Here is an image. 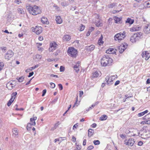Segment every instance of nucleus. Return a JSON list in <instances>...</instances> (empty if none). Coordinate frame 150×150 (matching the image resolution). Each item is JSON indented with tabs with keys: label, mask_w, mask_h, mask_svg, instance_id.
Segmentation results:
<instances>
[{
	"label": "nucleus",
	"mask_w": 150,
	"mask_h": 150,
	"mask_svg": "<svg viewBox=\"0 0 150 150\" xmlns=\"http://www.w3.org/2000/svg\"><path fill=\"white\" fill-rule=\"evenodd\" d=\"M59 125V122H58L57 123H56L54 126V129H55L56 128V127L58 126V125Z\"/></svg>",
	"instance_id": "nucleus-54"
},
{
	"label": "nucleus",
	"mask_w": 150,
	"mask_h": 150,
	"mask_svg": "<svg viewBox=\"0 0 150 150\" xmlns=\"http://www.w3.org/2000/svg\"><path fill=\"white\" fill-rule=\"evenodd\" d=\"M58 86L60 88V90H61L63 89V86L61 84H59Z\"/></svg>",
	"instance_id": "nucleus-51"
},
{
	"label": "nucleus",
	"mask_w": 150,
	"mask_h": 150,
	"mask_svg": "<svg viewBox=\"0 0 150 150\" xmlns=\"http://www.w3.org/2000/svg\"><path fill=\"white\" fill-rule=\"evenodd\" d=\"M4 67V63L2 62H0V71Z\"/></svg>",
	"instance_id": "nucleus-44"
},
{
	"label": "nucleus",
	"mask_w": 150,
	"mask_h": 150,
	"mask_svg": "<svg viewBox=\"0 0 150 150\" xmlns=\"http://www.w3.org/2000/svg\"><path fill=\"white\" fill-rule=\"evenodd\" d=\"M85 28V26L82 25H81V26L80 27V31H82Z\"/></svg>",
	"instance_id": "nucleus-45"
},
{
	"label": "nucleus",
	"mask_w": 150,
	"mask_h": 150,
	"mask_svg": "<svg viewBox=\"0 0 150 150\" xmlns=\"http://www.w3.org/2000/svg\"><path fill=\"white\" fill-rule=\"evenodd\" d=\"M144 31L145 33H150V24H147L145 26Z\"/></svg>",
	"instance_id": "nucleus-15"
},
{
	"label": "nucleus",
	"mask_w": 150,
	"mask_h": 150,
	"mask_svg": "<svg viewBox=\"0 0 150 150\" xmlns=\"http://www.w3.org/2000/svg\"><path fill=\"white\" fill-rule=\"evenodd\" d=\"M15 86V83L14 81H11L9 82L6 84V87L9 90H11L13 87Z\"/></svg>",
	"instance_id": "nucleus-13"
},
{
	"label": "nucleus",
	"mask_w": 150,
	"mask_h": 150,
	"mask_svg": "<svg viewBox=\"0 0 150 150\" xmlns=\"http://www.w3.org/2000/svg\"><path fill=\"white\" fill-rule=\"evenodd\" d=\"M64 67H63L62 66H61L60 67V71L61 72L63 71H64Z\"/></svg>",
	"instance_id": "nucleus-49"
},
{
	"label": "nucleus",
	"mask_w": 150,
	"mask_h": 150,
	"mask_svg": "<svg viewBox=\"0 0 150 150\" xmlns=\"http://www.w3.org/2000/svg\"><path fill=\"white\" fill-rule=\"evenodd\" d=\"M38 66H39V64H37V65H35V66H34L32 67H31V70H33V69H35V68L38 67Z\"/></svg>",
	"instance_id": "nucleus-48"
},
{
	"label": "nucleus",
	"mask_w": 150,
	"mask_h": 150,
	"mask_svg": "<svg viewBox=\"0 0 150 150\" xmlns=\"http://www.w3.org/2000/svg\"><path fill=\"white\" fill-rule=\"evenodd\" d=\"M142 55L143 58L146 60H148L150 57V53L147 51H144L143 52Z\"/></svg>",
	"instance_id": "nucleus-11"
},
{
	"label": "nucleus",
	"mask_w": 150,
	"mask_h": 150,
	"mask_svg": "<svg viewBox=\"0 0 150 150\" xmlns=\"http://www.w3.org/2000/svg\"><path fill=\"white\" fill-rule=\"evenodd\" d=\"M80 62H78L74 67V68L76 71L77 73L79 71Z\"/></svg>",
	"instance_id": "nucleus-19"
},
{
	"label": "nucleus",
	"mask_w": 150,
	"mask_h": 150,
	"mask_svg": "<svg viewBox=\"0 0 150 150\" xmlns=\"http://www.w3.org/2000/svg\"><path fill=\"white\" fill-rule=\"evenodd\" d=\"M57 45L55 42L51 43L50 44V47L49 48V50L50 52L53 51L57 48Z\"/></svg>",
	"instance_id": "nucleus-12"
},
{
	"label": "nucleus",
	"mask_w": 150,
	"mask_h": 150,
	"mask_svg": "<svg viewBox=\"0 0 150 150\" xmlns=\"http://www.w3.org/2000/svg\"><path fill=\"white\" fill-rule=\"evenodd\" d=\"M127 47V45H125L124 44H121L120 46L118 47L119 51L120 53H122L126 49Z\"/></svg>",
	"instance_id": "nucleus-14"
},
{
	"label": "nucleus",
	"mask_w": 150,
	"mask_h": 150,
	"mask_svg": "<svg viewBox=\"0 0 150 150\" xmlns=\"http://www.w3.org/2000/svg\"><path fill=\"white\" fill-rule=\"evenodd\" d=\"M38 39L40 41H42L43 40V38L42 36H40L39 37Z\"/></svg>",
	"instance_id": "nucleus-63"
},
{
	"label": "nucleus",
	"mask_w": 150,
	"mask_h": 150,
	"mask_svg": "<svg viewBox=\"0 0 150 150\" xmlns=\"http://www.w3.org/2000/svg\"><path fill=\"white\" fill-rule=\"evenodd\" d=\"M46 92V89H44L42 91V96H43L45 95V94Z\"/></svg>",
	"instance_id": "nucleus-50"
},
{
	"label": "nucleus",
	"mask_w": 150,
	"mask_h": 150,
	"mask_svg": "<svg viewBox=\"0 0 150 150\" xmlns=\"http://www.w3.org/2000/svg\"><path fill=\"white\" fill-rule=\"evenodd\" d=\"M140 136L141 137L145 139L149 138L148 130L147 131L146 130L143 132L142 131H140Z\"/></svg>",
	"instance_id": "nucleus-9"
},
{
	"label": "nucleus",
	"mask_w": 150,
	"mask_h": 150,
	"mask_svg": "<svg viewBox=\"0 0 150 150\" xmlns=\"http://www.w3.org/2000/svg\"><path fill=\"white\" fill-rule=\"evenodd\" d=\"M94 30V28L93 27H91L90 28L88 31H91V32L92 31H93Z\"/></svg>",
	"instance_id": "nucleus-60"
},
{
	"label": "nucleus",
	"mask_w": 150,
	"mask_h": 150,
	"mask_svg": "<svg viewBox=\"0 0 150 150\" xmlns=\"http://www.w3.org/2000/svg\"><path fill=\"white\" fill-rule=\"evenodd\" d=\"M133 134H131L130 136H140V132H139V130L137 129H134L132 131Z\"/></svg>",
	"instance_id": "nucleus-16"
},
{
	"label": "nucleus",
	"mask_w": 150,
	"mask_h": 150,
	"mask_svg": "<svg viewBox=\"0 0 150 150\" xmlns=\"http://www.w3.org/2000/svg\"><path fill=\"white\" fill-rule=\"evenodd\" d=\"M37 117H33V118L30 119V122L32 123L33 125L35 126V121L37 119Z\"/></svg>",
	"instance_id": "nucleus-25"
},
{
	"label": "nucleus",
	"mask_w": 150,
	"mask_h": 150,
	"mask_svg": "<svg viewBox=\"0 0 150 150\" xmlns=\"http://www.w3.org/2000/svg\"><path fill=\"white\" fill-rule=\"evenodd\" d=\"M88 136L89 137H91L92 136L94 133V130L91 129H90L88 130Z\"/></svg>",
	"instance_id": "nucleus-31"
},
{
	"label": "nucleus",
	"mask_w": 150,
	"mask_h": 150,
	"mask_svg": "<svg viewBox=\"0 0 150 150\" xmlns=\"http://www.w3.org/2000/svg\"><path fill=\"white\" fill-rule=\"evenodd\" d=\"M56 21L57 24H61L62 22V21L61 18V17L59 16L56 17Z\"/></svg>",
	"instance_id": "nucleus-22"
},
{
	"label": "nucleus",
	"mask_w": 150,
	"mask_h": 150,
	"mask_svg": "<svg viewBox=\"0 0 150 150\" xmlns=\"http://www.w3.org/2000/svg\"><path fill=\"white\" fill-rule=\"evenodd\" d=\"M132 97V96H129L128 95H126L125 96V99H127L128 98H129Z\"/></svg>",
	"instance_id": "nucleus-62"
},
{
	"label": "nucleus",
	"mask_w": 150,
	"mask_h": 150,
	"mask_svg": "<svg viewBox=\"0 0 150 150\" xmlns=\"http://www.w3.org/2000/svg\"><path fill=\"white\" fill-rule=\"evenodd\" d=\"M17 95V93L16 92H14L11 95V99L14 100L15 99L16 97V96Z\"/></svg>",
	"instance_id": "nucleus-32"
},
{
	"label": "nucleus",
	"mask_w": 150,
	"mask_h": 150,
	"mask_svg": "<svg viewBox=\"0 0 150 150\" xmlns=\"http://www.w3.org/2000/svg\"><path fill=\"white\" fill-rule=\"evenodd\" d=\"M95 49V46L93 45H91L90 46H86L85 49L88 51H92Z\"/></svg>",
	"instance_id": "nucleus-18"
},
{
	"label": "nucleus",
	"mask_w": 150,
	"mask_h": 150,
	"mask_svg": "<svg viewBox=\"0 0 150 150\" xmlns=\"http://www.w3.org/2000/svg\"><path fill=\"white\" fill-rule=\"evenodd\" d=\"M17 10L18 12L21 14L24 13V11L22 8H19L17 9Z\"/></svg>",
	"instance_id": "nucleus-38"
},
{
	"label": "nucleus",
	"mask_w": 150,
	"mask_h": 150,
	"mask_svg": "<svg viewBox=\"0 0 150 150\" xmlns=\"http://www.w3.org/2000/svg\"><path fill=\"white\" fill-rule=\"evenodd\" d=\"M116 4L115 3H112L108 5V7L110 8H113L115 7Z\"/></svg>",
	"instance_id": "nucleus-39"
},
{
	"label": "nucleus",
	"mask_w": 150,
	"mask_h": 150,
	"mask_svg": "<svg viewBox=\"0 0 150 150\" xmlns=\"http://www.w3.org/2000/svg\"><path fill=\"white\" fill-rule=\"evenodd\" d=\"M13 100L11 99H10L7 103V105L8 106H9L11 104V103L13 101Z\"/></svg>",
	"instance_id": "nucleus-42"
},
{
	"label": "nucleus",
	"mask_w": 150,
	"mask_h": 150,
	"mask_svg": "<svg viewBox=\"0 0 150 150\" xmlns=\"http://www.w3.org/2000/svg\"><path fill=\"white\" fill-rule=\"evenodd\" d=\"M93 143L95 145H98L100 144V142L98 140H94L93 142Z\"/></svg>",
	"instance_id": "nucleus-43"
},
{
	"label": "nucleus",
	"mask_w": 150,
	"mask_h": 150,
	"mask_svg": "<svg viewBox=\"0 0 150 150\" xmlns=\"http://www.w3.org/2000/svg\"><path fill=\"white\" fill-rule=\"evenodd\" d=\"M31 29L33 32H35L37 35L40 34L42 32V27L38 26L32 27Z\"/></svg>",
	"instance_id": "nucleus-7"
},
{
	"label": "nucleus",
	"mask_w": 150,
	"mask_h": 150,
	"mask_svg": "<svg viewBox=\"0 0 150 150\" xmlns=\"http://www.w3.org/2000/svg\"><path fill=\"white\" fill-rule=\"evenodd\" d=\"M13 55V53L12 51L9 50L4 55L5 59L7 60H9Z\"/></svg>",
	"instance_id": "nucleus-8"
},
{
	"label": "nucleus",
	"mask_w": 150,
	"mask_h": 150,
	"mask_svg": "<svg viewBox=\"0 0 150 150\" xmlns=\"http://www.w3.org/2000/svg\"><path fill=\"white\" fill-rule=\"evenodd\" d=\"M106 52L109 54H114L115 53V50L112 48H110L106 51Z\"/></svg>",
	"instance_id": "nucleus-20"
},
{
	"label": "nucleus",
	"mask_w": 150,
	"mask_h": 150,
	"mask_svg": "<svg viewBox=\"0 0 150 150\" xmlns=\"http://www.w3.org/2000/svg\"><path fill=\"white\" fill-rule=\"evenodd\" d=\"M72 141L74 142H75L76 141V139L75 137L74 136H73L72 137Z\"/></svg>",
	"instance_id": "nucleus-59"
},
{
	"label": "nucleus",
	"mask_w": 150,
	"mask_h": 150,
	"mask_svg": "<svg viewBox=\"0 0 150 150\" xmlns=\"http://www.w3.org/2000/svg\"><path fill=\"white\" fill-rule=\"evenodd\" d=\"M141 29V27L138 26H134L130 28V30L131 32L139 30Z\"/></svg>",
	"instance_id": "nucleus-17"
},
{
	"label": "nucleus",
	"mask_w": 150,
	"mask_h": 150,
	"mask_svg": "<svg viewBox=\"0 0 150 150\" xmlns=\"http://www.w3.org/2000/svg\"><path fill=\"white\" fill-rule=\"evenodd\" d=\"M13 134L15 137H17L18 135V131L17 129L14 128L13 130Z\"/></svg>",
	"instance_id": "nucleus-27"
},
{
	"label": "nucleus",
	"mask_w": 150,
	"mask_h": 150,
	"mask_svg": "<svg viewBox=\"0 0 150 150\" xmlns=\"http://www.w3.org/2000/svg\"><path fill=\"white\" fill-rule=\"evenodd\" d=\"M24 77L23 76H21L18 79H17L18 80V81L20 82H22L24 80Z\"/></svg>",
	"instance_id": "nucleus-40"
},
{
	"label": "nucleus",
	"mask_w": 150,
	"mask_h": 150,
	"mask_svg": "<svg viewBox=\"0 0 150 150\" xmlns=\"http://www.w3.org/2000/svg\"><path fill=\"white\" fill-rule=\"evenodd\" d=\"M61 5L63 6H65L68 5V3L66 1L62 2L61 3Z\"/></svg>",
	"instance_id": "nucleus-41"
},
{
	"label": "nucleus",
	"mask_w": 150,
	"mask_h": 150,
	"mask_svg": "<svg viewBox=\"0 0 150 150\" xmlns=\"http://www.w3.org/2000/svg\"><path fill=\"white\" fill-rule=\"evenodd\" d=\"M103 37L102 35H101V36L100 38L99 39L98 42V44L99 45H100L102 44H103Z\"/></svg>",
	"instance_id": "nucleus-29"
},
{
	"label": "nucleus",
	"mask_w": 150,
	"mask_h": 150,
	"mask_svg": "<svg viewBox=\"0 0 150 150\" xmlns=\"http://www.w3.org/2000/svg\"><path fill=\"white\" fill-rule=\"evenodd\" d=\"M78 147H77L76 150H80V149H81V146L80 145H78Z\"/></svg>",
	"instance_id": "nucleus-64"
},
{
	"label": "nucleus",
	"mask_w": 150,
	"mask_h": 150,
	"mask_svg": "<svg viewBox=\"0 0 150 150\" xmlns=\"http://www.w3.org/2000/svg\"><path fill=\"white\" fill-rule=\"evenodd\" d=\"M98 102H97L95 103L94 104H93L92 105L91 107L93 108L96 105H97L98 104Z\"/></svg>",
	"instance_id": "nucleus-55"
},
{
	"label": "nucleus",
	"mask_w": 150,
	"mask_h": 150,
	"mask_svg": "<svg viewBox=\"0 0 150 150\" xmlns=\"http://www.w3.org/2000/svg\"><path fill=\"white\" fill-rule=\"evenodd\" d=\"M134 20L131 19L130 18H128L127 20L126 21V23H128L130 24H132L134 22Z\"/></svg>",
	"instance_id": "nucleus-28"
},
{
	"label": "nucleus",
	"mask_w": 150,
	"mask_h": 150,
	"mask_svg": "<svg viewBox=\"0 0 150 150\" xmlns=\"http://www.w3.org/2000/svg\"><path fill=\"white\" fill-rule=\"evenodd\" d=\"M112 80L113 81V80H115V79L117 78V75L112 76L110 77Z\"/></svg>",
	"instance_id": "nucleus-47"
},
{
	"label": "nucleus",
	"mask_w": 150,
	"mask_h": 150,
	"mask_svg": "<svg viewBox=\"0 0 150 150\" xmlns=\"http://www.w3.org/2000/svg\"><path fill=\"white\" fill-rule=\"evenodd\" d=\"M125 32L123 31L122 33H120L116 34L114 37L115 40L120 41L125 37Z\"/></svg>",
	"instance_id": "nucleus-6"
},
{
	"label": "nucleus",
	"mask_w": 150,
	"mask_h": 150,
	"mask_svg": "<svg viewBox=\"0 0 150 150\" xmlns=\"http://www.w3.org/2000/svg\"><path fill=\"white\" fill-rule=\"evenodd\" d=\"M93 148V146H88V148L89 150H91Z\"/></svg>",
	"instance_id": "nucleus-61"
},
{
	"label": "nucleus",
	"mask_w": 150,
	"mask_h": 150,
	"mask_svg": "<svg viewBox=\"0 0 150 150\" xmlns=\"http://www.w3.org/2000/svg\"><path fill=\"white\" fill-rule=\"evenodd\" d=\"M59 125V122H58L57 123H56L54 126V129H55L56 128V127L58 126V125Z\"/></svg>",
	"instance_id": "nucleus-53"
},
{
	"label": "nucleus",
	"mask_w": 150,
	"mask_h": 150,
	"mask_svg": "<svg viewBox=\"0 0 150 150\" xmlns=\"http://www.w3.org/2000/svg\"><path fill=\"white\" fill-rule=\"evenodd\" d=\"M112 61V59L108 56L105 55L101 59V64L103 67L109 66L111 64Z\"/></svg>",
	"instance_id": "nucleus-2"
},
{
	"label": "nucleus",
	"mask_w": 150,
	"mask_h": 150,
	"mask_svg": "<svg viewBox=\"0 0 150 150\" xmlns=\"http://www.w3.org/2000/svg\"><path fill=\"white\" fill-rule=\"evenodd\" d=\"M33 125L32 123L30 122V123H28L27 126V129L28 130H30L31 128V125Z\"/></svg>",
	"instance_id": "nucleus-37"
},
{
	"label": "nucleus",
	"mask_w": 150,
	"mask_h": 150,
	"mask_svg": "<svg viewBox=\"0 0 150 150\" xmlns=\"http://www.w3.org/2000/svg\"><path fill=\"white\" fill-rule=\"evenodd\" d=\"M50 84L51 85L50 87L52 88H54L55 86V84L53 83H50Z\"/></svg>",
	"instance_id": "nucleus-46"
},
{
	"label": "nucleus",
	"mask_w": 150,
	"mask_h": 150,
	"mask_svg": "<svg viewBox=\"0 0 150 150\" xmlns=\"http://www.w3.org/2000/svg\"><path fill=\"white\" fill-rule=\"evenodd\" d=\"M148 112V110H146L145 111L139 113L138 114V117H141L144 115L145 114L147 113Z\"/></svg>",
	"instance_id": "nucleus-30"
},
{
	"label": "nucleus",
	"mask_w": 150,
	"mask_h": 150,
	"mask_svg": "<svg viewBox=\"0 0 150 150\" xmlns=\"http://www.w3.org/2000/svg\"><path fill=\"white\" fill-rule=\"evenodd\" d=\"M26 8L30 14L33 15H37L41 13L40 8L36 5L32 6L28 4L26 5Z\"/></svg>",
	"instance_id": "nucleus-1"
},
{
	"label": "nucleus",
	"mask_w": 150,
	"mask_h": 150,
	"mask_svg": "<svg viewBox=\"0 0 150 150\" xmlns=\"http://www.w3.org/2000/svg\"><path fill=\"white\" fill-rule=\"evenodd\" d=\"M143 144V142L142 141H140L138 143V145L140 146H142Z\"/></svg>",
	"instance_id": "nucleus-56"
},
{
	"label": "nucleus",
	"mask_w": 150,
	"mask_h": 150,
	"mask_svg": "<svg viewBox=\"0 0 150 150\" xmlns=\"http://www.w3.org/2000/svg\"><path fill=\"white\" fill-rule=\"evenodd\" d=\"M108 117L106 115H103L100 117V119L101 120H106Z\"/></svg>",
	"instance_id": "nucleus-33"
},
{
	"label": "nucleus",
	"mask_w": 150,
	"mask_h": 150,
	"mask_svg": "<svg viewBox=\"0 0 150 150\" xmlns=\"http://www.w3.org/2000/svg\"><path fill=\"white\" fill-rule=\"evenodd\" d=\"M125 144L129 146H132L134 144L135 141L134 139L132 138L129 139H126L125 141Z\"/></svg>",
	"instance_id": "nucleus-10"
},
{
	"label": "nucleus",
	"mask_w": 150,
	"mask_h": 150,
	"mask_svg": "<svg viewBox=\"0 0 150 150\" xmlns=\"http://www.w3.org/2000/svg\"><path fill=\"white\" fill-rule=\"evenodd\" d=\"M42 57V56L41 55L39 54H37L35 55V58L37 61H39L41 59Z\"/></svg>",
	"instance_id": "nucleus-34"
},
{
	"label": "nucleus",
	"mask_w": 150,
	"mask_h": 150,
	"mask_svg": "<svg viewBox=\"0 0 150 150\" xmlns=\"http://www.w3.org/2000/svg\"><path fill=\"white\" fill-rule=\"evenodd\" d=\"M15 2L18 4H19L21 2V0H15Z\"/></svg>",
	"instance_id": "nucleus-58"
},
{
	"label": "nucleus",
	"mask_w": 150,
	"mask_h": 150,
	"mask_svg": "<svg viewBox=\"0 0 150 150\" xmlns=\"http://www.w3.org/2000/svg\"><path fill=\"white\" fill-rule=\"evenodd\" d=\"M120 83V81L118 80V81H116L115 83V86H116L118 84Z\"/></svg>",
	"instance_id": "nucleus-57"
},
{
	"label": "nucleus",
	"mask_w": 150,
	"mask_h": 150,
	"mask_svg": "<svg viewBox=\"0 0 150 150\" xmlns=\"http://www.w3.org/2000/svg\"><path fill=\"white\" fill-rule=\"evenodd\" d=\"M42 22L43 23H47V19L46 18L44 17L42 18L41 19Z\"/></svg>",
	"instance_id": "nucleus-35"
},
{
	"label": "nucleus",
	"mask_w": 150,
	"mask_h": 150,
	"mask_svg": "<svg viewBox=\"0 0 150 150\" xmlns=\"http://www.w3.org/2000/svg\"><path fill=\"white\" fill-rule=\"evenodd\" d=\"M93 17L95 18V21H93L96 23V26L98 27L102 26L103 25L101 22V20L100 18V16L98 14H95L93 16Z\"/></svg>",
	"instance_id": "nucleus-3"
},
{
	"label": "nucleus",
	"mask_w": 150,
	"mask_h": 150,
	"mask_svg": "<svg viewBox=\"0 0 150 150\" xmlns=\"http://www.w3.org/2000/svg\"><path fill=\"white\" fill-rule=\"evenodd\" d=\"M99 75V73L97 71H95L92 73V77H97Z\"/></svg>",
	"instance_id": "nucleus-26"
},
{
	"label": "nucleus",
	"mask_w": 150,
	"mask_h": 150,
	"mask_svg": "<svg viewBox=\"0 0 150 150\" xmlns=\"http://www.w3.org/2000/svg\"><path fill=\"white\" fill-rule=\"evenodd\" d=\"M114 19L115 21V22L116 23H118L120 22L122 19L121 17H119L116 16L114 17Z\"/></svg>",
	"instance_id": "nucleus-24"
},
{
	"label": "nucleus",
	"mask_w": 150,
	"mask_h": 150,
	"mask_svg": "<svg viewBox=\"0 0 150 150\" xmlns=\"http://www.w3.org/2000/svg\"><path fill=\"white\" fill-rule=\"evenodd\" d=\"M142 33L140 32L133 34L131 37L130 40L132 43H134L139 40L140 36L142 35Z\"/></svg>",
	"instance_id": "nucleus-4"
},
{
	"label": "nucleus",
	"mask_w": 150,
	"mask_h": 150,
	"mask_svg": "<svg viewBox=\"0 0 150 150\" xmlns=\"http://www.w3.org/2000/svg\"><path fill=\"white\" fill-rule=\"evenodd\" d=\"M67 53L69 56L73 57H75L77 54V50L72 47L69 48L67 50Z\"/></svg>",
	"instance_id": "nucleus-5"
},
{
	"label": "nucleus",
	"mask_w": 150,
	"mask_h": 150,
	"mask_svg": "<svg viewBox=\"0 0 150 150\" xmlns=\"http://www.w3.org/2000/svg\"><path fill=\"white\" fill-rule=\"evenodd\" d=\"M34 74V72H30L29 74V75L28 76V77H30L31 76L33 75Z\"/></svg>",
	"instance_id": "nucleus-52"
},
{
	"label": "nucleus",
	"mask_w": 150,
	"mask_h": 150,
	"mask_svg": "<svg viewBox=\"0 0 150 150\" xmlns=\"http://www.w3.org/2000/svg\"><path fill=\"white\" fill-rule=\"evenodd\" d=\"M71 39V37L68 35H64L63 38V40L64 41H69Z\"/></svg>",
	"instance_id": "nucleus-23"
},
{
	"label": "nucleus",
	"mask_w": 150,
	"mask_h": 150,
	"mask_svg": "<svg viewBox=\"0 0 150 150\" xmlns=\"http://www.w3.org/2000/svg\"><path fill=\"white\" fill-rule=\"evenodd\" d=\"M105 80L106 81L108 84H111L112 83V82L113 81L110 77H109V76H107L105 78Z\"/></svg>",
	"instance_id": "nucleus-21"
},
{
	"label": "nucleus",
	"mask_w": 150,
	"mask_h": 150,
	"mask_svg": "<svg viewBox=\"0 0 150 150\" xmlns=\"http://www.w3.org/2000/svg\"><path fill=\"white\" fill-rule=\"evenodd\" d=\"M150 118V112L143 117V119L144 120H147Z\"/></svg>",
	"instance_id": "nucleus-36"
}]
</instances>
